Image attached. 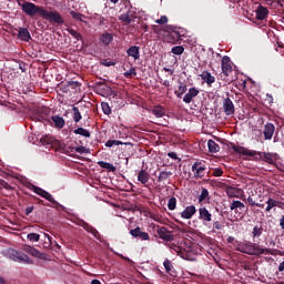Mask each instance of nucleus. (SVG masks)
Wrapping results in <instances>:
<instances>
[{
	"label": "nucleus",
	"instance_id": "393cba45",
	"mask_svg": "<svg viewBox=\"0 0 284 284\" xmlns=\"http://www.w3.org/2000/svg\"><path fill=\"white\" fill-rule=\"evenodd\" d=\"M81 227H83V230H85L87 232H89L90 234H92L94 236V239H99L100 234L99 231H97V229H94L92 225H90L88 222L82 221L81 223Z\"/></svg>",
	"mask_w": 284,
	"mask_h": 284
},
{
	"label": "nucleus",
	"instance_id": "052dcab7",
	"mask_svg": "<svg viewBox=\"0 0 284 284\" xmlns=\"http://www.w3.org/2000/svg\"><path fill=\"white\" fill-rule=\"evenodd\" d=\"M168 156L170 159H173L174 161L179 160V155L176 154V152H169Z\"/></svg>",
	"mask_w": 284,
	"mask_h": 284
},
{
	"label": "nucleus",
	"instance_id": "9d476101",
	"mask_svg": "<svg viewBox=\"0 0 284 284\" xmlns=\"http://www.w3.org/2000/svg\"><path fill=\"white\" fill-rule=\"evenodd\" d=\"M258 199H261V194L254 190L248 193L246 201L251 207H265V204L258 203Z\"/></svg>",
	"mask_w": 284,
	"mask_h": 284
},
{
	"label": "nucleus",
	"instance_id": "a878e982",
	"mask_svg": "<svg viewBox=\"0 0 284 284\" xmlns=\"http://www.w3.org/2000/svg\"><path fill=\"white\" fill-rule=\"evenodd\" d=\"M110 87H108V84H105V82H97L95 83V92H98V94H108V92H110Z\"/></svg>",
	"mask_w": 284,
	"mask_h": 284
},
{
	"label": "nucleus",
	"instance_id": "bb28decb",
	"mask_svg": "<svg viewBox=\"0 0 284 284\" xmlns=\"http://www.w3.org/2000/svg\"><path fill=\"white\" fill-rule=\"evenodd\" d=\"M18 38H20L21 41H24L28 43L30 39H32V36H30V31L26 28H20L18 32Z\"/></svg>",
	"mask_w": 284,
	"mask_h": 284
},
{
	"label": "nucleus",
	"instance_id": "39448f33",
	"mask_svg": "<svg viewBox=\"0 0 284 284\" xmlns=\"http://www.w3.org/2000/svg\"><path fill=\"white\" fill-rule=\"evenodd\" d=\"M29 190H32V192H34V194H38V196L45 199V201H49V203H52V205L62 207V205H60L59 202L57 200H54V196H52V194H50L48 191H45L34 184H30Z\"/></svg>",
	"mask_w": 284,
	"mask_h": 284
},
{
	"label": "nucleus",
	"instance_id": "de8ad7c7",
	"mask_svg": "<svg viewBox=\"0 0 284 284\" xmlns=\"http://www.w3.org/2000/svg\"><path fill=\"white\" fill-rule=\"evenodd\" d=\"M168 209L173 211L176 210V197L172 196L168 202Z\"/></svg>",
	"mask_w": 284,
	"mask_h": 284
},
{
	"label": "nucleus",
	"instance_id": "864d4df0",
	"mask_svg": "<svg viewBox=\"0 0 284 284\" xmlns=\"http://www.w3.org/2000/svg\"><path fill=\"white\" fill-rule=\"evenodd\" d=\"M163 266L165 267L168 274H170V272H172V262H170V260H165L163 262Z\"/></svg>",
	"mask_w": 284,
	"mask_h": 284
},
{
	"label": "nucleus",
	"instance_id": "7c9ffc66",
	"mask_svg": "<svg viewBox=\"0 0 284 284\" xmlns=\"http://www.w3.org/2000/svg\"><path fill=\"white\" fill-rule=\"evenodd\" d=\"M152 114H154V116H156V119H163V116H165V108H163L161 105H156L152 110Z\"/></svg>",
	"mask_w": 284,
	"mask_h": 284
},
{
	"label": "nucleus",
	"instance_id": "f8f14e48",
	"mask_svg": "<svg viewBox=\"0 0 284 284\" xmlns=\"http://www.w3.org/2000/svg\"><path fill=\"white\" fill-rule=\"evenodd\" d=\"M130 234L133 236V239H140V241H150V234L148 232H143L140 226L132 229Z\"/></svg>",
	"mask_w": 284,
	"mask_h": 284
},
{
	"label": "nucleus",
	"instance_id": "3c124183",
	"mask_svg": "<svg viewBox=\"0 0 284 284\" xmlns=\"http://www.w3.org/2000/svg\"><path fill=\"white\" fill-rule=\"evenodd\" d=\"M81 84L77 81H68L67 88H71L72 90H77Z\"/></svg>",
	"mask_w": 284,
	"mask_h": 284
},
{
	"label": "nucleus",
	"instance_id": "5fc2aeb1",
	"mask_svg": "<svg viewBox=\"0 0 284 284\" xmlns=\"http://www.w3.org/2000/svg\"><path fill=\"white\" fill-rule=\"evenodd\" d=\"M155 23H159V26H165V23H168V17L161 16L160 19L155 20Z\"/></svg>",
	"mask_w": 284,
	"mask_h": 284
},
{
	"label": "nucleus",
	"instance_id": "9b49d317",
	"mask_svg": "<svg viewBox=\"0 0 284 284\" xmlns=\"http://www.w3.org/2000/svg\"><path fill=\"white\" fill-rule=\"evenodd\" d=\"M221 68H222V72L225 77H230L232 74L233 69H232V60H230V57L224 55L222 58Z\"/></svg>",
	"mask_w": 284,
	"mask_h": 284
},
{
	"label": "nucleus",
	"instance_id": "8fccbe9b",
	"mask_svg": "<svg viewBox=\"0 0 284 284\" xmlns=\"http://www.w3.org/2000/svg\"><path fill=\"white\" fill-rule=\"evenodd\" d=\"M114 145H123V143L119 140H109L105 143L106 148H114Z\"/></svg>",
	"mask_w": 284,
	"mask_h": 284
},
{
	"label": "nucleus",
	"instance_id": "603ef678",
	"mask_svg": "<svg viewBox=\"0 0 284 284\" xmlns=\"http://www.w3.org/2000/svg\"><path fill=\"white\" fill-rule=\"evenodd\" d=\"M101 65H104L105 68H110L112 65H116V62L110 61L108 59H103V60H101Z\"/></svg>",
	"mask_w": 284,
	"mask_h": 284
},
{
	"label": "nucleus",
	"instance_id": "ea45409f",
	"mask_svg": "<svg viewBox=\"0 0 284 284\" xmlns=\"http://www.w3.org/2000/svg\"><path fill=\"white\" fill-rule=\"evenodd\" d=\"M119 20L122 21L125 26H130V23H132V17L130 16V12L121 14Z\"/></svg>",
	"mask_w": 284,
	"mask_h": 284
},
{
	"label": "nucleus",
	"instance_id": "e2e57ef3",
	"mask_svg": "<svg viewBox=\"0 0 284 284\" xmlns=\"http://www.w3.org/2000/svg\"><path fill=\"white\" fill-rule=\"evenodd\" d=\"M31 212H34V206H28L27 209H26V215L27 216H30V213Z\"/></svg>",
	"mask_w": 284,
	"mask_h": 284
},
{
	"label": "nucleus",
	"instance_id": "b1692460",
	"mask_svg": "<svg viewBox=\"0 0 284 284\" xmlns=\"http://www.w3.org/2000/svg\"><path fill=\"white\" fill-rule=\"evenodd\" d=\"M199 212L201 221H203L204 223H210L212 221V213H210L206 207L199 209Z\"/></svg>",
	"mask_w": 284,
	"mask_h": 284
},
{
	"label": "nucleus",
	"instance_id": "6e6d98bb",
	"mask_svg": "<svg viewBox=\"0 0 284 284\" xmlns=\"http://www.w3.org/2000/svg\"><path fill=\"white\" fill-rule=\"evenodd\" d=\"M275 8H284V0H273V4Z\"/></svg>",
	"mask_w": 284,
	"mask_h": 284
},
{
	"label": "nucleus",
	"instance_id": "4c0bfd02",
	"mask_svg": "<svg viewBox=\"0 0 284 284\" xmlns=\"http://www.w3.org/2000/svg\"><path fill=\"white\" fill-rule=\"evenodd\" d=\"M230 210H245V204L241 201H233L232 204L230 205Z\"/></svg>",
	"mask_w": 284,
	"mask_h": 284
},
{
	"label": "nucleus",
	"instance_id": "6e6552de",
	"mask_svg": "<svg viewBox=\"0 0 284 284\" xmlns=\"http://www.w3.org/2000/svg\"><path fill=\"white\" fill-rule=\"evenodd\" d=\"M155 239H161L162 241H165V243H170L174 241V235L172 234V231L168 230L165 226H156L155 227Z\"/></svg>",
	"mask_w": 284,
	"mask_h": 284
},
{
	"label": "nucleus",
	"instance_id": "c03bdc74",
	"mask_svg": "<svg viewBox=\"0 0 284 284\" xmlns=\"http://www.w3.org/2000/svg\"><path fill=\"white\" fill-rule=\"evenodd\" d=\"M27 239L31 241V243H39V240L41 239V235L39 233H29L27 235Z\"/></svg>",
	"mask_w": 284,
	"mask_h": 284
},
{
	"label": "nucleus",
	"instance_id": "5701e85b",
	"mask_svg": "<svg viewBox=\"0 0 284 284\" xmlns=\"http://www.w3.org/2000/svg\"><path fill=\"white\" fill-rule=\"evenodd\" d=\"M195 214H196V206L190 205V206H186L185 210L181 213V217L190 220Z\"/></svg>",
	"mask_w": 284,
	"mask_h": 284
},
{
	"label": "nucleus",
	"instance_id": "4468645a",
	"mask_svg": "<svg viewBox=\"0 0 284 284\" xmlns=\"http://www.w3.org/2000/svg\"><path fill=\"white\" fill-rule=\"evenodd\" d=\"M22 251L26 252L27 254H30L31 256H34V258L45 260V254L39 252V250L34 248L33 246L24 245L22 247Z\"/></svg>",
	"mask_w": 284,
	"mask_h": 284
},
{
	"label": "nucleus",
	"instance_id": "f3484780",
	"mask_svg": "<svg viewBox=\"0 0 284 284\" xmlns=\"http://www.w3.org/2000/svg\"><path fill=\"white\" fill-rule=\"evenodd\" d=\"M164 32H170V37H172L174 41H181V38L183 37V34H181V31H179L176 27L173 26H166Z\"/></svg>",
	"mask_w": 284,
	"mask_h": 284
},
{
	"label": "nucleus",
	"instance_id": "f03ea898",
	"mask_svg": "<svg viewBox=\"0 0 284 284\" xmlns=\"http://www.w3.org/2000/svg\"><path fill=\"white\" fill-rule=\"evenodd\" d=\"M237 252L247 254L248 256H261V254L274 255V252H272L270 248H262L261 245L252 242H245L244 244L240 245L237 247Z\"/></svg>",
	"mask_w": 284,
	"mask_h": 284
},
{
	"label": "nucleus",
	"instance_id": "4be33fe9",
	"mask_svg": "<svg viewBox=\"0 0 284 284\" xmlns=\"http://www.w3.org/2000/svg\"><path fill=\"white\" fill-rule=\"evenodd\" d=\"M201 80L202 81H205V83L209 85V87H212V83H215L216 82V78H214V75H212V73H210V71H203L201 74Z\"/></svg>",
	"mask_w": 284,
	"mask_h": 284
},
{
	"label": "nucleus",
	"instance_id": "c9c22d12",
	"mask_svg": "<svg viewBox=\"0 0 284 284\" xmlns=\"http://www.w3.org/2000/svg\"><path fill=\"white\" fill-rule=\"evenodd\" d=\"M67 32H69V34H71V37H73V39H75V41H82L83 42V36L74 30V29H67Z\"/></svg>",
	"mask_w": 284,
	"mask_h": 284
},
{
	"label": "nucleus",
	"instance_id": "bf43d9fd",
	"mask_svg": "<svg viewBox=\"0 0 284 284\" xmlns=\"http://www.w3.org/2000/svg\"><path fill=\"white\" fill-rule=\"evenodd\" d=\"M213 227H214V230H223V224H221V222H219V221H215L213 223Z\"/></svg>",
	"mask_w": 284,
	"mask_h": 284
},
{
	"label": "nucleus",
	"instance_id": "a19ab883",
	"mask_svg": "<svg viewBox=\"0 0 284 284\" xmlns=\"http://www.w3.org/2000/svg\"><path fill=\"white\" fill-rule=\"evenodd\" d=\"M72 112H73V121L75 123H79V121H81V119H83V116L81 115V111H79V108L73 106Z\"/></svg>",
	"mask_w": 284,
	"mask_h": 284
},
{
	"label": "nucleus",
	"instance_id": "cd10ccee",
	"mask_svg": "<svg viewBox=\"0 0 284 284\" xmlns=\"http://www.w3.org/2000/svg\"><path fill=\"white\" fill-rule=\"evenodd\" d=\"M138 181L142 183V185H146V183L150 181V173H148L145 170L139 171Z\"/></svg>",
	"mask_w": 284,
	"mask_h": 284
},
{
	"label": "nucleus",
	"instance_id": "aec40b11",
	"mask_svg": "<svg viewBox=\"0 0 284 284\" xmlns=\"http://www.w3.org/2000/svg\"><path fill=\"white\" fill-rule=\"evenodd\" d=\"M141 49L136 45H132L126 50V54L128 57H132V59H134V61H139V59H141Z\"/></svg>",
	"mask_w": 284,
	"mask_h": 284
},
{
	"label": "nucleus",
	"instance_id": "0e129e2a",
	"mask_svg": "<svg viewBox=\"0 0 284 284\" xmlns=\"http://www.w3.org/2000/svg\"><path fill=\"white\" fill-rule=\"evenodd\" d=\"M2 187H4V190H12V186L10 184H8V182L3 181L1 183Z\"/></svg>",
	"mask_w": 284,
	"mask_h": 284
},
{
	"label": "nucleus",
	"instance_id": "37998d69",
	"mask_svg": "<svg viewBox=\"0 0 284 284\" xmlns=\"http://www.w3.org/2000/svg\"><path fill=\"white\" fill-rule=\"evenodd\" d=\"M172 54H176L178 57H181L183 52H185V48L183 45H176L171 49Z\"/></svg>",
	"mask_w": 284,
	"mask_h": 284
},
{
	"label": "nucleus",
	"instance_id": "e433bc0d",
	"mask_svg": "<svg viewBox=\"0 0 284 284\" xmlns=\"http://www.w3.org/2000/svg\"><path fill=\"white\" fill-rule=\"evenodd\" d=\"M169 176H172L171 171H161L159 176H158V182L163 183V181H168Z\"/></svg>",
	"mask_w": 284,
	"mask_h": 284
},
{
	"label": "nucleus",
	"instance_id": "0eeeda50",
	"mask_svg": "<svg viewBox=\"0 0 284 284\" xmlns=\"http://www.w3.org/2000/svg\"><path fill=\"white\" fill-rule=\"evenodd\" d=\"M168 247L170 250H173V252H176L178 256H181V258H184L187 261L190 258V252H192V247L186 246L184 247L183 245H176L175 243L168 242L166 243Z\"/></svg>",
	"mask_w": 284,
	"mask_h": 284
},
{
	"label": "nucleus",
	"instance_id": "412c9836",
	"mask_svg": "<svg viewBox=\"0 0 284 284\" xmlns=\"http://www.w3.org/2000/svg\"><path fill=\"white\" fill-rule=\"evenodd\" d=\"M266 205H267V206H266V209H265V212H272V210H274V207H283V202L270 197V199L266 201Z\"/></svg>",
	"mask_w": 284,
	"mask_h": 284
},
{
	"label": "nucleus",
	"instance_id": "72a5a7b5",
	"mask_svg": "<svg viewBox=\"0 0 284 284\" xmlns=\"http://www.w3.org/2000/svg\"><path fill=\"white\" fill-rule=\"evenodd\" d=\"M69 150H71V152H77L78 154H90V149L81 145V146H70Z\"/></svg>",
	"mask_w": 284,
	"mask_h": 284
},
{
	"label": "nucleus",
	"instance_id": "13d9d810",
	"mask_svg": "<svg viewBox=\"0 0 284 284\" xmlns=\"http://www.w3.org/2000/svg\"><path fill=\"white\" fill-rule=\"evenodd\" d=\"M213 175L214 176H223V169H214Z\"/></svg>",
	"mask_w": 284,
	"mask_h": 284
},
{
	"label": "nucleus",
	"instance_id": "a18cd8bd",
	"mask_svg": "<svg viewBox=\"0 0 284 284\" xmlns=\"http://www.w3.org/2000/svg\"><path fill=\"white\" fill-rule=\"evenodd\" d=\"M101 108L104 114L106 115L112 114V109L110 108V104H108V102H102Z\"/></svg>",
	"mask_w": 284,
	"mask_h": 284
},
{
	"label": "nucleus",
	"instance_id": "58836bf2",
	"mask_svg": "<svg viewBox=\"0 0 284 284\" xmlns=\"http://www.w3.org/2000/svg\"><path fill=\"white\" fill-rule=\"evenodd\" d=\"M74 134H80V136H85V139H90L91 133L87 129L78 128L73 131Z\"/></svg>",
	"mask_w": 284,
	"mask_h": 284
},
{
	"label": "nucleus",
	"instance_id": "79ce46f5",
	"mask_svg": "<svg viewBox=\"0 0 284 284\" xmlns=\"http://www.w3.org/2000/svg\"><path fill=\"white\" fill-rule=\"evenodd\" d=\"M263 234V226L255 225L252 231L253 239H258Z\"/></svg>",
	"mask_w": 284,
	"mask_h": 284
},
{
	"label": "nucleus",
	"instance_id": "ddd939ff",
	"mask_svg": "<svg viewBox=\"0 0 284 284\" xmlns=\"http://www.w3.org/2000/svg\"><path fill=\"white\" fill-rule=\"evenodd\" d=\"M192 172H194V179H203L205 176V165L201 162H195L192 165Z\"/></svg>",
	"mask_w": 284,
	"mask_h": 284
},
{
	"label": "nucleus",
	"instance_id": "2eb2a0df",
	"mask_svg": "<svg viewBox=\"0 0 284 284\" xmlns=\"http://www.w3.org/2000/svg\"><path fill=\"white\" fill-rule=\"evenodd\" d=\"M223 110L226 116H232V114H234L235 110H234V102H232V99L225 98L223 100Z\"/></svg>",
	"mask_w": 284,
	"mask_h": 284
},
{
	"label": "nucleus",
	"instance_id": "774afa93",
	"mask_svg": "<svg viewBox=\"0 0 284 284\" xmlns=\"http://www.w3.org/2000/svg\"><path fill=\"white\" fill-rule=\"evenodd\" d=\"M278 272H284V262L280 263Z\"/></svg>",
	"mask_w": 284,
	"mask_h": 284
},
{
	"label": "nucleus",
	"instance_id": "4d7b16f0",
	"mask_svg": "<svg viewBox=\"0 0 284 284\" xmlns=\"http://www.w3.org/2000/svg\"><path fill=\"white\" fill-rule=\"evenodd\" d=\"M179 92H182V94H185V92H187V85L180 82Z\"/></svg>",
	"mask_w": 284,
	"mask_h": 284
},
{
	"label": "nucleus",
	"instance_id": "c85d7f7f",
	"mask_svg": "<svg viewBox=\"0 0 284 284\" xmlns=\"http://www.w3.org/2000/svg\"><path fill=\"white\" fill-rule=\"evenodd\" d=\"M51 121L54 123L58 130H61L65 125V120L60 115H52Z\"/></svg>",
	"mask_w": 284,
	"mask_h": 284
},
{
	"label": "nucleus",
	"instance_id": "7ed1b4c3",
	"mask_svg": "<svg viewBox=\"0 0 284 284\" xmlns=\"http://www.w3.org/2000/svg\"><path fill=\"white\" fill-rule=\"evenodd\" d=\"M8 256L10 261H14V263H22L23 265L34 264V260L30 258L26 253L14 248L8 250Z\"/></svg>",
	"mask_w": 284,
	"mask_h": 284
},
{
	"label": "nucleus",
	"instance_id": "338daca9",
	"mask_svg": "<svg viewBox=\"0 0 284 284\" xmlns=\"http://www.w3.org/2000/svg\"><path fill=\"white\" fill-rule=\"evenodd\" d=\"M280 227H281V230H283V232H284V215L281 217V220H280Z\"/></svg>",
	"mask_w": 284,
	"mask_h": 284
},
{
	"label": "nucleus",
	"instance_id": "423d86ee",
	"mask_svg": "<svg viewBox=\"0 0 284 284\" xmlns=\"http://www.w3.org/2000/svg\"><path fill=\"white\" fill-rule=\"evenodd\" d=\"M42 19L50 21V23H57L58 26H63L65 23L61 13L57 11H48L45 9L42 11Z\"/></svg>",
	"mask_w": 284,
	"mask_h": 284
},
{
	"label": "nucleus",
	"instance_id": "f257e3e1",
	"mask_svg": "<svg viewBox=\"0 0 284 284\" xmlns=\"http://www.w3.org/2000/svg\"><path fill=\"white\" fill-rule=\"evenodd\" d=\"M232 150L243 156H252L255 161H264L268 165H276L280 159L278 153L254 151L245 149V146H236V144H232Z\"/></svg>",
	"mask_w": 284,
	"mask_h": 284
},
{
	"label": "nucleus",
	"instance_id": "6ab92c4d",
	"mask_svg": "<svg viewBox=\"0 0 284 284\" xmlns=\"http://www.w3.org/2000/svg\"><path fill=\"white\" fill-rule=\"evenodd\" d=\"M200 91L196 88L189 89V92L184 95L183 101L184 103H192V100L195 99V97H199Z\"/></svg>",
	"mask_w": 284,
	"mask_h": 284
},
{
	"label": "nucleus",
	"instance_id": "09e8293b",
	"mask_svg": "<svg viewBox=\"0 0 284 284\" xmlns=\"http://www.w3.org/2000/svg\"><path fill=\"white\" fill-rule=\"evenodd\" d=\"M124 77H125V79H132V78L136 77V69L131 68L129 71L124 72Z\"/></svg>",
	"mask_w": 284,
	"mask_h": 284
},
{
	"label": "nucleus",
	"instance_id": "2f4dec72",
	"mask_svg": "<svg viewBox=\"0 0 284 284\" xmlns=\"http://www.w3.org/2000/svg\"><path fill=\"white\" fill-rule=\"evenodd\" d=\"M100 41L103 43V45H110V43L114 41V36H112V33H103Z\"/></svg>",
	"mask_w": 284,
	"mask_h": 284
},
{
	"label": "nucleus",
	"instance_id": "20e7f679",
	"mask_svg": "<svg viewBox=\"0 0 284 284\" xmlns=\"http://www.w3.org/2000/svg\"><path fill=\"white\" fill-rule=\"evenodd\" d=\"M21 6L22 12L28 14V17H34V14H39L40 17L43 16V7L37 6L32 2L24 1Z\"/></svg>",
	"mask_w": 284,
	"mask_h": 284
},
{
	"label": "nucleus",
	"instance_id": "49530a36",
	"mask_svg": "<svg viewBox=\"0 0 284 284\" xmlns=\"http://www.w3.org/2000/svg\"><path fill=\"white\" fill-rule=\"evenodd\" d=\"M70 14L75 21H83V18L85 17L83 13H79L77 11H70Z\"/></svg>",
	"mask_w": 284,
	"mask_h": 284
},
{
	"label": "nucleus",
	"instance_id": "c756f323",
	"mask_svg": "<svg viewBox=\"0 0 284 284\" xmlns=\"http://www.w3.org/2000/svg\"><path fill=\"white\" fill-rule=\"evenodd\" d=\"M207 148L211 154H216V152H221V146L214 140L207 141Z\"/></svg>",
	"mask_w": 284,
	"mask_h": 284
},
{
	"label": "nucleus",
	"instance_id": "69168bd1",
	"mask_svg": "<svg viewBox=\"0 0 284 284\" xmlns=\"http://www.w3.org/2000/svg\"><path fill=\"white\" fill-rule=\"evenodd\" d=\"M68 88H69L68 84H65V87H63V84H61L60 85V91L65 93L69 90Z\"/></svg>",
	"mask_w": 284,
	"mask_h": 284
},
{
	"label": "nucleus",
	"instance_id": "f704fd0d",
	"mask_svg": "<svg viewBox=\"0 0 284 284\" xmlns=\"http://www.w3.org/2000/svg\"><path fill=\"white\" fill-rule=\"evenodd\" d=\"M204 201H210V191H207L205 187H202L201 194L199 196V203H203Z\"/></svg>",
	"mask_w": 284,
	"mask_h": 284
},
{
	"label": "nucleus",
	"instance_id": "473e14b6",
	"mask_svg": "<svg viewBox=\"0 0 284 284\" xmlns=\"http://www.w3.org/2000/svg\"><path fill=\"white\" fill-rule=\"evenodd\" d=\"M98 165L101 166L103 170H108V172H116V166H114L112 163L99 161Z\"/></svg>",
	"mask_w": 284,
	"mask_h": 284
},
{
	"label": "nucleus",
	"instance_id": "a211bd4d",
	"mask_svg": "<svg viewBox=\"0 0 284 284\" xmlns=\"http://www.w3.org/2000/svg\"><path fill=\"white\" fill-rule=\"evenodd\" d=\"M255 14L258 21H263L267 19V14H270V11L267 10V8L260 4L255 10Z\"/></svg>",
	"mask_w": 284,
	"mask_h": 284
},
{
	"label": "nucleus",
	"instance_id": "1a4fd4ad",
	"mask_svg": "<svg viewBox=\"0 0 284 284\" xmlns=\"http://www.w3.org/2000/svg\"><path fill=\"white\" fill-rule=\"evenodd\" d=\"M48 116H50V109L41 106L33 112L31 119L33 121H39L40 123H45V121H48Z\"/></svg>",
	"mask_w": 284,
	"mask_h": 284
},
{
	"label": "nucleus",
	"instance_id": "dca6fc26",
	"mask_svg": "<svg viewBox=\"0 0 284 284\" xmlns=\"http://www.w3.org/2000/svg\"><path fill=\"white\" fill-rule=\"evenodd\" d=\"M275 130H276V126H274L273 123H266L264 125L263 134H264L265 141H272V136H274Z\"/></svg>",
	"mask_w": 284,
	"mask_h": 284
},
{
	"label": "nucleus",
	"instance_id": "680f3d73",
	"mask_svg": "<svg viewBox=\"0 0 284 284\" xmlns=\"http://www.w3.org/2000/svg\"><path fill=\"white\" fill-rule=\"evenodd\" d=\"M152 30L154 32V34H160L161 33V28H159V26H152Z\"/></svg>",
	"mask_w": 284,
	"mask_h": 284
}]
</instances>
